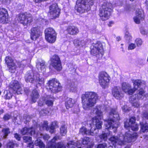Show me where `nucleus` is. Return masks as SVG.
Masks as SVG:
<instances>
[{"mask_svg":"<svg viewBox=\"0 0 148 148\" xmlns=\"http://www.w3.org/2000/svg\"><path fill=\"white\" fill-rule=\"evenodd\" d=\"M120 119V117L116 110L114 108H111L109 112L108 118L105 120L106 129H108L109 132L108 133L103 132L99 136L100 138L104 141L107 140L108 136L110 134L111 131L109 130H113L114 133L116 132L119 125L118 121Z\"/></svg>","mask_w":148,"mask_h":148,"instance_id":"f257e3e1","label":"nucleus"},{"mask_svg":"<svg viewBox=\"0 0 148 148\" xmlns=\"http://www.w3.org/2000/svg\"><path fill=\"white\" fill-rule=\"evenodd\" d=\"M10 87L12 89L14 93L22 94V88L18 81L14 80L11 82L10 84Z\"/></svg>","mask_w":148,"mask_h":148,"instance_id":"f8f14e48","label":"nucleus"},{"mask_svg":"<svg viewBox=\"0 0 148 148\" xmlns=\"http://www.w3.org/2000/svg\"><path fill=\"white\" fill-rule=\"evenodd\" d=\"M109 81L108 75L106 73L101 72L100 73L99 75V83L103 87L107 85Z\"/></svg>","mask_w":148,"mask_h":148,"instance_id":"4468645a","label":"nucleus"},{"mask_svg":"<svg viewBox=\"0 0 148 148\" xmlns=\"http://www.w3.org/2000/svg\"><path fill=\"white\" fill-rule=\"evenodd\" d=\"M140 32L143 34H145L147 33V32L146 30L143 29H140Z\"/></svg>","mask_w":148,"mask_h":148,"instance_id":"338daca9","label":"nucleus"},{"mask_svg":"<svg viewBox=\"0 0 148 148\" xmlns=\"http://www.w3.org/2000/svg\"><path fill=\"white\" fill-rule=\"evenodd\" d=\"M136 47V45L134 43H131L130 44L128 47V49L132 50L134 49Z\"/></svg>","mask_w":148,"mask_h":148,"instance_id":"4d7b16f0","label":"nucleus"},{"mask_svg":"<svg viewBox=\"0 0 148 148\" xmlns=\"http://www.w3.org/2000/svg\"><path fill=\"white\" fill-rule=\"evenodd\" d=\"M148 97L147 93H145V91L143 89H140L138 91L137 94H135L130 97V100L132 101V99H143L145 97Z\"/></svg>","mask_w":148,"mask_h":148,"instance_id":"dca6fc26","label":"nucleus"},{"mask_svg":"<svg viewBox=\"0 0 148 148\" xmlns=\"http://www.w3.org/2000/svg\"><path fill=\"white\" fill-rule=\"evenodd\" d=\"M74 43L76 46L80 47H82L86 44L85 41L79 40H74Z\"/></svg>","mask_w":148,"mask_h":148,"instance_id":"473e14b6","label":"nucleus"},{"mask_svg":"<svg viewBox=\"0 0 148 148\" xmlns=\"http://www.w3.org/2000/svg\"><path fill=\"white\" fill-rule=\"evenodd\" d=\"M66 30L68 34L73 35L77 34L79 32L78 28L75 26L68 27Z\"/></svg>","mask_w":148,"mask_h":148,"instance_id":"5701e85b","label":"nucleus"},{"mask_svg":"<svg viewBox=\"0 0 148 148\" xmlns=\"http://www.w3.org/2000/svg\"><path fill=\"white\" fill-rule=\"evenodd\" d=\"M5 61L9 68V71L11 73H14L16 70V66L13 62L12 58L9 56H7L5 58Z\"/></svg>","mask_w":148,"mask_h":148,"instance_id":"2eb2a0df","label":"nucleus"},{"mask_svg":"<svg viewBox=\"0 0 148 148\" xmlns=\"http://www.w3.org/2000/svg\"><path fill=\"white\" fill-rule=\"evenodd\" d=\"M49 12L52 17L56 18L58 17L60 12V10L58 8L57 4L54 3L49 6Z\"/></svg>","mask_w":148,"mask_h":148,"instance_id":"ddd939ff","label":"nucleus"},{"mask_svg":"<svg viewBox=\"0 0 148 148\" xmlns=\"http://www.w3.org/2000/svg\"><path fill=\"white\" fill-rule=\"evenodd\" d=\"M56 143H53L52 144L49 143L46 148H56Z\"/></svg>","mask_w":148,"mask_h":148,"instance_id":"5fc2aeb1","label":"nucleus"},{"mask_svg":"<svg viewBox=\"0 0 148 148\" xmlns=\"http://www.w3.org/2000/svg\"><path fill=\"white\" fill-rule=\"evenodd\" d=\"M141 130L143 132H148V126L147 124L145 122H140Z\"/></svg>","mask_w":148,"mask_h":148,"instance_id":"72a5a7b5","label":"nucleus"},{"mask_svg":"<svg viewBox=\"0 0 148 148\" xmlns=\"http://www.w3.org/2000/svg\"><path fill=\"white\" fill-rule=\"evenodd\" d=\"M79 141H77L75 143L73 141H69L67 143V147L69 148H80Z\"/></svg>","mask_w":148,"mask_h":148,"instance_id":"393cba45","label":"nucleus"},{"mask_svg":"<svg viewBox=\"0 0 148 148\" xmlns=\"http://www.w3.org/2000/svg\"><path fill=\"white\" fill-rule=\"evenodd\" d=\"M76 86L74 82H72L69 84V88L72 92L74 91L76 89Z\"/></svg>","mask_w":148,"mask_h":148,"instance_id":"79ce46f5","label":"nucleus"},{"mask_svg":"<svg viewBox=\"0 0 148 148\" xmlns=\"http://www.w3.org/2000/svg\"><path fill=\"white\" fill-rule=\"evenodd\" d=\"M92 128L90 130H87L86 127H83L81 128L79 130V133L80 134H82V135H91L92 136H94L96 134V132H94Z\"/></svg>","mask_w":148,"mask_h":148,"instance_id":"412c9836","label":"nucleus"},{"mask_svg":"<svg viewBox=\"0 0 148 148\" xmlns=\"http://www.w3.org/2000/svg\"><path fill=\"white\" fill-rule=\"evenodd\" d=\"M21 132L22 134L25 135L28 133V128L27 127H25L21 130Z\"/></svg>","mask_w":148,"mask_h":148,"instance_id":"864d4df0","label":"nucleus"},{"mask_svg":"<svg viewBox=\"0 0 148 148\" xmlns=\"http://www.w3.org/2000/svg\"><path fill=\"white\" fill-rule=\"evenodd\" d=\"M32 138L30 137H28V148H33L34 147L33 144V142H32L29 143V141H30L31 140Z\"/></svg>","mask_w":148,"mask_h":148,"instance_id":"3c124183","label":"nucleus"},{"mask_svg":"<svg viewBox=\"0 0 148 148\" xmlns=\"http://www.w3.org/2000/svg\"><path fill=\"white\" fill-rule=\"evenodd\" d=\"M90 139L88 137H85L84 138L82 139V142L83 144L86 145L88 144V143L90 142Z\"/></svg>","mask_w":148,"mask_h":148,"instance_id":"37998d69","label":"nucleus"},{"mask_svg":"<svg viewBox=\"0 0 148 148\" xmlns=\"http://www.w3.org/2000/svg\"><path fill=\"white\" fill-rule=\"evenodd\" d=\"M98 106L96 108H94L93 112L97 115V116L95 117L92 119L93 122H95L96 128L97 129H100L101 128L102 122L100 121V119L102 118V112L97 108Z\"/></svg>","mask_w":148,"mask_h":148,"instance_id":"6e6552de","label":"nucleus"},{"mask_svg":"<svg viewBox=\"0 0 148 148\" xmlns=\"http://www.w3.org/2000/svg\"><path fill=\"white\" fill-rule=\"evenodd\" d=\"M36 66L38 70L40 69L44 71L46 66L45 62L43 60H38L36 62Z\"/></svg>","mask_w":148,"mask_h":148,"instance_id":"b1692460","label":"nucleus"},{"mask_svg":"<svg viewBox=\"0 0 148 148\" xmlns=\"http://www.w3.org/2000/svg\"><path fill=\"white\" fill-rule=\"evenodd\" d=\"M0 20L3 23L8 22V13L5 9L0 8Z\"/></svg>","mask_w":148,"mask_h":148,"instance_id":"a211bd4d","label":"nucleus"},{"mask_svg":"<svg viewBox=\"0 0 148 148\" xmlns=\"http://www.w3.org/2000/svg\"><path fill=\"white\" fill-rule=\"evenodd\" d=\"M75 103V101L73 99L67 98L65 101V106L67 109L72 107Z\"/></svg>","mask_w":148,"mask_h":148,"instance_id":"cd10ccee","label":"nucleus"},{"mask_svg":"<svg viewBox=\"0 0 148 148\" xmlns=\"http://www.w3.org/2000/svg\"><path fill=\"white\" fill-rule=\"evenodd\" d=\"M41 35V33L38 28L33 27L31 29L30 38L33 40H36Z\"/></svg>","mask_w":148,"mask_h":148,"instance_id":"6ab92c4d","label":"nucleus"},{"mask_svg":"<svg viewBox=\"0 0 148 148\" xmlns=\"http://www.w3.org/2000/svg\"><path fill=\"white\" fill-rule=\"evenodd\" d=\"M143 116L147 119H148V113L145 112L143 114Z\"/></svg>","mask_w":148,"mask_h":148,"instance_id":"774afa93","label":"nucleus"},{"mask_svg":"<svg viewBox=\"0 0 148 148\" xmlns=\"http://www.w3.org/2000/svg\"><path fill=\"white\" fill-rule=\"evenodd\" d=\"M14 143L12 141H10L7 144V147L8 148H13Z\"/></svg>","mask_w":148,"mask_h":148,"instance_id":"09e8293b","label":"nucleus"},{"mask_svg":"<svg viewBox=\"0 0 148 148\" xmlns=\"http://www.w3.org/2000/svg\"><path fill=\"white\" fill-rule=\"evenodd\" d=\"M123 138L121 136V134L117 136H113L111 137L109 139V140L111 142L112 145H116V144L120 145H122L124 144V141L121 140Z\"/></svg>","mask_w":148,"mask_h":148,"instance_id":"f3484780","label":"nucleus"},{"mask_svg":"<svg viewBox=\"0 0 148 148\" xmlns=\"http://www.w3.org/2000/svg\"><path fill=\"white\" fill-rule=\"evenodd\" d=\"M13 120V122L18 124L20 121V116H17L16 117L14 116Z\"/></svg>","mask_w":148,"mask_h":148,"instance_id":"8fccbe9b","label":"nucleus"},{"mask_svg":"<svg viewBox=\"0 0 148 148\" xmlns=\"http://www.w3.org/2000/svg\"><path fill=\"white\" fill-rule=\"evenodd\" d=\"M45 35H47V36L48 37H49L50 35H52L53 36L54 35H56V33L55 30L51 27L46 29L45 30Z\"/></svg>","mask_w":148,"mask_h":148,"instance_id":"c85d7f7f","label":"nucleus"},{"mask_svg":"<svg viewBox=\"0 0 148 148\" xmlns=\"http://www.w3.org/2000/svg\"><path fill=\"white\" fill-rule=\"evenodd\" d=\"M28 134H29L30 135H32L33 134H34L35 133V132L31 130H29L28 128Z\"/></svg>","mask_w":148,"mask_h":148,"instance_id":"69168bd1","label":"nucleus"},{"mask_svg":"<svg viewBox=\"0 0 148 148\" xmlns=\"http://www.w3.org/2000/svg\"><path fill=\"white\" fill-rule=\"evenodd\" d=\"M35 145L36 146H38L40 148H44L45 145L39 139H37L35 142Z\"/></svg>","mask_w":148,"mask_h":148,"instance_id":"c9c22d12","label":"nucleus"},{"mask_svg":"<svg viewBox=\"0 0 148 148\" xmlns=\"http://www.w3.org/2000/svg\"><path fill=\"white\" fill-rule=\"evenodd\" d=\"M41 137H42L45 140H48L50 138V136L49 135L45 134V135H41Z\"/></svg>","mask_w":148,"mask_h":148,"instance_id":"13d9d810","label":"nucleus"},{"mask_svg":"<svg viewBox=\"0 0 148 148\" xmlns=\"http://www.w3.org/2000/svg\"><path fill=\"white\" fill-rule=\"evenodd\" d=\"M121 134V136H122L123 137L121 140H123L124 141V144L125 142L129 143L134 141L138 137L137 134L136 132L132 134L129 132H126L124 136L122 134Z\"/></svg>","mask_w":148,"mask_h":148,"instance_id":"9b49d317","label":"nucleus"},{"mask_svg":"<svg viewBox=\"0 0 148 148\" xmlns=\"http://www.w3.org/2000/svg\"><path fill=\"white\" fill-rule=\"evenodd\" d=\"M136 99H132V101L130 100V98L129 99L130 102L132 104V106L138 108L140 106L139 103L137 101Z\"/></svg>","mask_w":148,"mask_h":148,"instance_id":"58836bf2","label":"nucleus"},{"mask_svg":"<svg viewBox=\"0 0 148 148\" xmlns=\"http://www.w3.org/2000/svg\"><path fill=\"white\" fill-rule=\"evenodd\" d=\"M49 113V112L47 109L41 110L40 112V114L41 115L45 116L47 115Z\"/></svg>","mask_w":148,"mask_h":148,"instance_id":"de8ad7c7","label":"nucleus"},{"mask_svg":"<svg viewBox=\"0 0 148 148\" xmlns=\"http://www.w3.org/2000/svg\"><path fill=\"white\" fill-rule=\"evenodd\" d=\"M66 127L65 125H62L60 128V133L62 136H65L67 132Z\"/></svg>","mask_w":148,"mask_h":148,"instance_id":"4c0bfd02","label":"nucleus"},{"mask_svg":"<svg viewBox=\"0 0 148 148\" xmlns=\"http://www.w3.org/2000/svg\"><path fill=\"white\" fill-rule=\"evenodd\" d=\"M112 9L113 7L111 3H106L103 4L99 10V15L101 19L103 21L108 19Z\"/></svg>","mask_w":148,"mask_h":148,"instance_id":"20e7f679","label":"nucleus"},{"mask_svg":"<svg viewBox=\"0 0 148 148\" xmlns=\"http://www.w3.org/2000/svg\"><path fill=\"white\" fill-rule=\"evenodd\" d=\"M19 136V135L17 133L14 134L15 138L18 140H20V137Z\"/></svg>","mask_w":148,"mask_h":148,"instance_id":"0e129e2a","label":"nucleus"},{"mask_svg":"<svg viewBox=\"0 0 148 148\" xmlns=\"http://www.w3.org/2000/svg\"><path fill=\"white\" fill-rule=\"evenodd\" d=\"M58 148H66L65 146H64L63 144L61 143H59L57 144Z\"/></svg>","mask_w":148,"mask_h":148,"instance_id":"052dcab7","label":"nucleus"},{"mask_svg":"<svg viewBox=\"0 0 148 148\" xmlns=\"http://www.w3.org/2000/svg\"><path fill=\"white\" fill-rule=\"evenodd\" d=\"M58 127V123L56 121L52 122L49 126V132L51 134L54 133L55 129Z\"/></svg>","mask_w":148,"mask_h":148,"instance_id":"c756f323","label":"nucleus"},{"mask_svg":"<svg viewBox=\"0 0 148 148\" xmlns=\"http://www.w3.org/2000/svg\"><path fill=\"white\" fill-rule=\"evenodd\" d=\"M54 98L53 97L47 98V99L45 100V103L49 106H52L53 104Z\"/></svg>","mask_w":148,"mask_h":148,"instance_id":"f704fd0d","label":"nucleus"},{"mask_svg":"<svg viewBox=\"0 0 148 148\" xmlns=\"http://www.w3.org/2000/svg\"><path fill=\"white\" fill-rule=\"evenodd\" d=\"M59 137L58 136H55L54 138L49 143L52 144L53 143H55V142L57 139H59Z\"/></svg>","mask_w":148,"mask_h":148,"instance_id":"680f3d73","label":"nucleus"},{"mask_svg":"<svg viewBox=\"0 0 148 148\" xmlns=\"http://www.w3.org/2000/svg\"><path fill=\"white\" fill-rule=\"evenodd\" d=\"M107 144L104 143L99 144L97 146V148H106L107 147Z\"/></svg>","mask_w":148,"mask_h":148,"instance_id":"603ef678","label":"nucleus"},{"mask_svg":"<svg viewBox=\"0 0 148 148\" xmlns=\"http://www.w3.org/2000/svg\"><path fill=\"white\" fill-rule=\"evenodd\" d=\"M11 117V116L8 114H5L3 117V119L5 121L8 120Z\"/></svg>","mask_w":148,"mask_h":148,"instance_id":"6e6d98bb","label":"nucleus"},{"mask_svg":"<svg viewBox=\"0 0 148 148\" xmlns=\"http://www.w3.org/2000/svg\"><path fill=\"white\" fill-rule=\"evenodd\" d=\"M4 93L5 94L4 97L5 99H10L12 98V94L9 91H5L4 92Z\"/></svg>","mask_w":148,"mask_h":148,"instance_id":"ea45409f","label":"nucleus"},{"mask_svg":"<svg viewBox=\"0 0 148 148\" xmlns=\"http://www.w3.org/2000/svg\"><path fill=\"white\" fill-rule=\"evenodd\" d=\"M41 126L43 130H45L47 131L49 130V128L48 126L47 121H44L43 123L41 125Z\"/></svg>","mask_w":148,"mask_h":148,"instance_id":"a19ab883","label":"nucleus"},{"mask_svg":"<svg viewBox=\"0 0 148 148\" xmlns=\"http://www.w3.org/2000/svg\"><path fill=\"white\" fill-rule=\"evenodd\" d=\"M135 117H132L129 120V122H125L124 123V126L125 128L130 130L131 125L135 123L136 120Z\"/></svg>","mask_w":148,"mask_h":148,"instance_id":"bb28decb","label":"nucleus"},{"mask_svg":"<svg viewBox=\"0 0 148 148\" xmlns=\"http://www.w3.org/2000/svg\"><path fill=\"white\" fill-rule=\"evenodd\" d=\"M122 108L124 112H127V111L129 110L127 108V106L126 105L123 106Z\"/></svg>","mask_w":148,"mask_h":148,"instance_id":"e2e57ef3","label":"nucleus"},{"mask_svg":"<svg viewBox=\"0 0 148 148\" xmlns=\"http://www.w3.org/2000/svg\"><path fill=\"white\" fill-rule=\"evenodd\" d=\"M44 103V99H40L38 102V105L40 106H42L43 105Z\"/></svg>","mask_w":148,"mask_h":148,"instance_id":"bf43d9fd","label":"nucleus"},{"mask_svg":"<svg viewBox=\"0 0 148 148\" xmlns=\"http://www.w3.org/2000/svg\"><path fill=\"white\" fill-rule=\"evenodd\" d=\"M125 38L126 40H131L132 38V36L128 32H126Z\"/></svg>","mask_w":148,"mask_h":148,"instance_id":"c03bdc74","label":"nucleus"},{"mask_svg":"<svg viewBox=\"0 0 148 148\" xmlns=\"http://www.w3.org/2000/svg\"><path fill=\"white\" fill-rule=\"evenodd\" d=\"M97 94L93 92H86L82 96V99L83 108L85 110H89L93 107L98 99Z\"/></svg>","mask_w":148,"mask_h":148,"instance_id":"f03ea898","label":"nucleus"},{"mask_svg":"<svg viewBox=\"0 0 148 148\" xmlns=\"http://www.w3.org/2000/svg\"><path fill=\"white\" fill-rule=\"evenodd\" d=\"M143 12L139 10H136V16L134 17V22L137 24L140 23V20L144 19V15Z\"/></svg>","mask_w":148,"mask_h":148,"instance_id":"aec40b11","label":"nucleus"},{"mask_svg":"<svg viewBox=\"0 0 148 148\" xmlns=\"http://www.w3.org/2000/svg\"><path fill=\"white\" fill-rule=\"evenodd\" d=\"M28 81L30 82L38 84L40 86L43 85L44 83L43 78H40L39 75L37 73H33L32 75H29Z\"/></svg>","mask_w":148,"mask_h":148,"instance_id":"1a4fd4ad","label":"nucleus"},{"mask_svg":"<svg viewBox=\"0 0 148 148\" xmlns=\"http://www.w3.org/2000/svg\"><path fill=\"white\" fill-rule=\"evenodd\" d=\"M45 38L46 40L48 42L51 43H54L56 41V35H50L49 37L47 36V35H45Z\"/></svg>","mask_w":148,"mask_h":148,"instance_id":"2f4dec72","label":"nucleus"},{"mask_svg":"<svg viewBox=\"0 0 148 148\" xmlns=\"http://www.w3.org/2000/svg\"><path fill=\"white\" fill-rule=\"evenodd\" d=\"M77 1L75 8L78 12L82 13L85 11H88L90 10V5L93 4V0H81L80 2Z\"/></svg>","mask_w":148,"mask_h":148,"instance_id":"39448f33","label":"nucleus"},{"mask_svg":"<svg viewBox=\"0 0 148 148\" xmlns=\"http://www.w3.org/2000/svg\"><path fill=\"white\" fill-rule=\"evenodd\" d=\"M120 88L119 87H114L112 90V93L114 96L117 99H119L121 97L122 94L120 92Z\"/></svg>","mask_w":148,"mask_h":148,"instance_id":"a878e982","label":"nucleus"},{"mask_svg":"<svg viewBox=\"0 0 148 148\" xmlns=\"http://www.w3.org/2000/svg\"><path fill=\"white\" fill-rule=\"evenodd\" d=\"M2 132L3 135V137L5 138L8 134L10 133V131L8 128H5L3 129Z\"/></svg>","mask_w":148,"mask_h":148,"instance_id":"e433bc0d","label":"nucleus"},{"mask_svg":"<svg viewBox=\"0 0 148 148\" xmlns=\"http://www.w3.org/2000/svg\"><path fill=\"white\" fill-rule=\"evenodd\" d=\"M31 96L32 101L34 103H35L37 99L38 98L39 95L37 90H34L32 91Z\"/></svg>","mask_w":148,"mask_h":148,"instance_id":"7c9ffc66","label":"nucleus"},{"mask_svg":"<svg viewBox=\"0 0 148 148\" xmlns=\"http://www.w3.org/2000/svg\"><path fill=\"white\" fill-rule=\"evenodd\" d=\"M47 88L50 90L53 93H57L60 91L62 86L58 81L56 79H52L50 80L47 84Z\"/></svg>","mask_w":148,"mask_h":148,"instance_id":"423d86ee","label":"nucleus"},{"mask_svg":"<svg viewBox=\"0 0 148 148\" xmlns=\"http://www.w3.org/2000/svg\"><path fill=\"white\" fill-rule=\"evenodd\" d=\"M133 83L134 88H131V86L128 83L123 82L122 84V88L123 91L129 95H131L135 92L138 87H145V82L142 80L137 79L134 80Z\"/></svg>","mask_w":148,"mask_h":148,"instance_id":"7ed1b4c3","label":"nucleus"},{"mask_svg":"<svg viewBox=\"0 0 148 148\" xmlns=\"http://www.w3.org/2000/svg\"><path fill=\"white\" fill-rule=\"evenodd\" d=\"M134 123H133V124H132V125H131L130 129H131L133 131H136L138 130V127L137 125L135 124Z\"/></svg>","mask_w":148,"mask_h":148,"instance_id":"a18cd8bd","label":"nucleus"},{"mask_svg":"<svg viewBox=\"0 0 148 148\" xmlns=\"http://www.w3.org/2000/svg\"><path fill=\"white\" fill-rule=\"evenodd\" d=\"M142 41L140 38H137L135 40V42L137 46H139L142 45Z\"/></svg>","mask_w":148,"mask_h":148,"instance_id":"49530a36","label":"nucleus"},{"mask_svg":"<svg viewBox=\"0 0 148 148\" xmlns=\"http://www.w3.org/2000/svg\"><path fill=\"white\" fill-rule=\"evenodd\" d=\"M51 65L58 71L62 69L61 62L59 57L56 55H54L51 59Z\"/></svg>","mask_w":148,"mask_h":148,"instance_id":"9d476101","label":"nucleus"},{"mask_svg":"<svg viewBox=\"0 0 148 148\" xmlns=\"http://www.w3.org/2000/svg\"><path fill=\"white\" fill-rule=\"evenodd\" d=\"M27 13L25 14L21 13L18 15L16 18L18 22L24 24L25 23V22H26V23L28 22V20L27 19Z\"/></svg>","mask_w":148,"mask_h":148,"instance_id":"4be33fe9","label":"nucleus"},{"mask_svg":"<svg viewBox=\"0 0 148 148\" xmlns=\"http://www.w3.org/2000/svg\"><path fill=\"white\" fill-rule=\"evenodd\" d=\"M90 53L94 56L100 54L102 55L103 53V49L102 44L99 41L92 44L90 47Z\"/></svg>","mask_w":148,"mask_h":148,"instance_id":"0eeeda50","label":"nucleus"}]
</instances>
